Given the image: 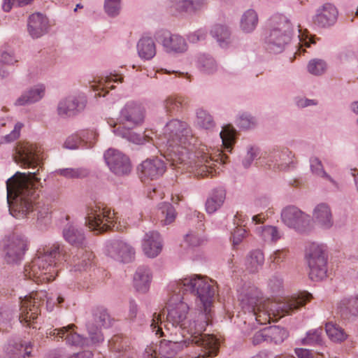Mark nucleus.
Segmentation results:
<instances>
[{
    "label": "nucleus",
    "instance_id": "9",
    "mask_svg": "<svg viewBox=\"0 0 358 358\" xmlns=\"http://www.w3.org/2000/svg\"><path fill=\"white\" fill-rule=\"evenodd\" d=\"M85 224L92 230L101 233L108 229H118L115 213L107 207L90 206L86 210Z\"/></svg>",
    "mask_w": 358,
    "mask_h": 358
},
{
    "label": "nucleus",
    "instance_id": "48",
    "mask_svg": "<svg viewBox=\"0 0 358 358\" xmlns=\"http://www.w3.org/2000/svg\"><path fill=\"white\" fill-rule=\"evenodd\" d=\"M228 158H216L215 160H214V158H209V160H206V164L201 165L199 168V173L201 174L206 175V172L209 173H213V169L216 172L217 169H220V166L225 164V159H227Z\"/></svg>",
    "mask_w": 358,
    "mask_h": 358
},
{
    "label": "nucleus",
    "instance_id": "50",
    "mask_svg": "<svg viewBox=\"0 0 358 358\" xmlns=\"http://www.w3.org/2000/svg\"><path fill=\"white\" fill-rule=\"evenodd\" d=\"M56 172L67 178H79L86 177L89 172L87 169L83 168L78 169H60L56 171Z\"/></svg>",
    "mask_w": 358,
    "mask_h": 358
},
{
    "label": "nucleus",
    "instance_id": "54",
    "mask_svg": "<svg viewBox=\"0 0 358 358\" xmlns=\"http://www.w3.org/2000/svg\"><path fill=\"white\" fill-rule=\"evenodd\" d=\"M121 9V0H105L104 10L112 17L119 15Z\"/></svg>",
    "mask_w": 358,
    "mask_h": 358
},
{
    "label": "nucleus",
    "instance_id": "18",
    "mask_svg": "<svg viewBox=\"0 0 358 358\" xmlns=\"http://www.w3.org/2000/svg\"><path fill=\"white\" fill-rule=\"evenodd\" d=\"M106 253L112 259L122 263H129L135 257L134 248L124 241L116 239L106 245Z\"/></svg>",
    "mask_w": 358,
    "mask_h": 358
},
{
    "label": "nucleus",
    "instance_id": "44",
    "mask_svg": "<svg viewBox=\"0 0 358 358\" xmlns=\"http://www.w3.org/2000/svg\"><path fill=\"white\" fill-rule=\"evenodd\" d=\"M267 343H280L287 337V332L279 326H270L266 328Z\"/></svg>",
    "mask_w": 358,
    "mask_h": 358
},
{
    "label": "nucleus",
    "instance_id": "63",
    "mask_svg": "<svg viewBox=\"0 0 358 358\" xmlns=\"http://www.w3.org/2000/svg\"><path fill=\"white\" fill-rule=\"evenodd\" d=\"M1 62L5 64L13 65L18 60L15 58L12 50H6L1 51Z\"/></svg>",
    "mask_w": 358,
    "mask_h": 358
},
{
    "label": "nucleus",
    "instance_id": "34",
    "mask_svg": "<svg viewBox=\"0 0 358 358\" xmlns=\"http://www.w3.org/2000/svg\"><path fill=\"white\" fill-rule=\"evenodd\" d=\"M226 192L222 188L214 189L206 202V210L209 214L214 213L224 203Z\"/></svg>",
    "mask_w": 358,
    "mask_h": 358
},
{
    "label": "nucleus",
    "instance_id": "23",
    "mask_svg": "<svg viewBox=\"0 0 358 358\" xmlns=\"http://www.w3.org/2000/svg\"><path fill=\"white\" fill-rule=\"evenodd\" d=\"M31 343L18 339L8 341L5 352L6 358H26L31 356Z\"/></svg>",
    "mask_w": 358,
    "mask_h": 358
},
{
    "label": "nucleus",
    "instance_id": "47",
    "mask_svg": "<svg viewBox=\"0 0 358 358\" xmlns=\"http://www.w3.org/2000/svg\"><path fill=\"white\" fill-rule=\"evenodd\" d=\"M325 330L329 338L333 341H343L346 338L344 331L338 325L328 322L326 324Z\"/></svg>",
    "mask_w": 358,
    "mask_h": 358
},
{
    "label": "nucleus",
    "instance_id": "51",
    "mask_svg": "<svg viewBox=\"0 0 358 358\" xmlns=\"http://www.w3.org/2000/svg\"><path fill=\"white\" fill-rule=\"evenodd\" d=\"M169 8L173 15L189 13V0H171L169 2Z\"/></svg>",
    "mask_w": 358,
    "mask_h": 358
},
{
    "label": "nucleus",
    "instance_id": "25",
    "mask_svg": "<svg viewBox=\"0 0 358 358\" xmlns=\"http://www.w3.org/2000/svg\"><path fill=\"white\" fill-rule=\"evenodd\" d=\"M337 313L344 320L358 316V295L343 298L337 304Z\"/></svg>",
    "mask_w": 358,
    "mask_h": 358
},
{
    "label": "nucleus",
    "instance_id": "11",
    "mask_svg": "<svg viewBox=\"0 0 358 358\" xmlns=\"http://www.w3.org/2000/svg\"><path fill=\"white\" fill-rule=\"evenodd\" d=\"M2 248L5 261L8 264H18L27 250V240L21 234H13L4 238Z\"/></svg>",
    "mask_w": 358,
    "mask_h": 358
},
{
    "label": "nucleus",
    "instance_id": "10",
    "mask_svg": "<svg viewBox=\"0 0 358 358\" xmlns=\"http://www.w3.org/2000/svg\"><path fill=\"white\" fill-rule=\"evenodd\" d=\"M306 259L310 269L309 277L318 281L327 277V253L326 246L311 243L306 250Z\"/></svg>",
    "mask_w": 358,
    "mask_h": 358
},
{
    "label": "nucleus",
    "instance_id": "3",
    "mask_svg": "<svg viewBox=\"0 0 358 358\" xmlns=\"http://www.w3.org/2000/svg\"><path fill=\"white\" fill-rule=\"evenodd\" d=\"M9 211L17 219L48 220L49 205L36 202L39 190L36 184L26 173L17 172L6 181Z\"/></svg>",
    "mask_w": 358,
    "mask_h": 358
},
{
    "label": "nucleus",
    "instance_id": "55",
    "mask_svg": "<svg viewBox=\"0 0 358 358\" xmlns=\"http://www.w3.org/2000/svg\"><path fill=\"white\" fill-rule=\"evenodd\" d=\"M266 155L272 157H289L292 151L287 147L281 145H271L266 147Z\"/></svg>",
    "mask_w": 358,
    "mask_h": 358
},
{
    "label": "nucleus",
    "instance_id": "57",
    "mask_svg": "<svg viewBox=\"0 0 358 358\" xmlns=\"http://www.w3.org/2000/svg\"><path fill=\"white\" fill-rule=\"evenodd\" d=\"M246 152L249 157L266 156V147H261L256 144H249L246 146Z\"/></svg>",
    "mask_w": 358,
    "mask_h": 358
},
{
    "label": "nucleus",
    "instance_id": "4",
    "mask_svg": "<svg viewBox=\"0 0 358 358\" xmlns=\"http://www.w3.org/2000/svg\"><path fill=\"white\" fill-rule=\"evenodd\" d=\"M311 298L310 293L304 292L297 296L273 302L264 299L262 292L252 287L241 294L239 300L245 312L250 313L259 324H266L270 322L271 315L281 317L292 314L303 306Z\"/></svg>",
    "mask_w": 358,
    "mask_h": 358
},
{
    "label": "nucleus",
    "instance_id": "59",
    "mask_svg": "<svg viewBox=\"0 0 358 358\" xmlns=\"http://www.w3.org/2000/svg\"><path fill=\"white\" fill-rule=\"evenodd\" d=\"M33 0H3L2 8L4 11L8 12L12 6L22 7L29 4Z\"/></svg>",
    "mask_w": 358,
    "mask_h": 358
},
{
    "label": "nucleus",
    "instance_id": "17",
    "mask_svg": "<svg viewBox=\"0 0 358 358\" xmlns=\"http://www.w3.org/2000/svg\"><path fill=\"white\" fill-rule=\"evenodd\" d=\"M86 103L87 99L83 94L69 96L59 101L57 115L64 119L76 116L85 109Z\"/></svg>",
    "mask_w": 358,
    "mask_h": 358
},
{
    "label": "nucleus",
    "instance_id": "36",
    "mask_svg": "<svg viewBox=\"0 0 358 358\" xmlns=\"http://www.w3.org/2000/svg\"><path fill=\"white\" fill-rule=\"evenodd\" d=\"M210 34L222 48H226L231 43V31L226 25L215 24L212 27Z\"/></svg>",
    "mask_w": 358,
    "mask_h": 358
},
{
    "label": "nucleus",
    "instance_id": "62",
    "mask_svg": "<svg viewBox=\"0 0 358 358\" xmlns=\"http://www.w3.org/2000/svg\"><path fill=\"white\" fill-rule=\"evenodd\" d=\"M207 30L204 28L199 29L192 33H190L187 36L188 41L190 43H197L199 41H201L205 40L206 36H207Z\"/></svg>",
    "mask_w": 358,
    "mask_h": 358
},
{
    "label": "nucleus",
    "instance_id": "28",
    "mask_svg": "<svg viewBox=\"0 0 358 358\" xmlns=\"http://www.w3.org/2000/svg\"><path fill=\"white\" fill-rule=\"evenodd\" d=\"M62 234L67 243L76 247H82L85 243L84 231L73 223H68L64 227Z\"/></svg>",
    "mask_w": 358,
    "mask_h": 358
},
{
    "label": "nucleus",
    "instance_id": "7",
    "mask_svg": "<svg viewBox=\"0 0 358 358\" xmlns=\"http://www.w3.org/2000/svg\"><path fill=\"white\" fill-rule=\"evenodd\" d=\"M145 117V110L141 103L132 101L127 102L120 111L117 118L118 127L114 128V134L137 145L150 141L152 138L133 131L134 128L143 123Z\"/></svg>",
    "mask_w": 358,
    "mask_h": 358
},
{
    "label": "nucleus",
    "instance_id": "52",
    "mask_svg": "<svg viewBox=\"0 0 358 358\" xmlns=\"http://www.w3.org/2000/svg\"><path fill=\"white\" fill-rule=\"evenodd\" d=\"M24 127V124L20 122H17L13 129L5 136H3L0 138V145L5 143H10L17 140L20 136L21 129Z\"/></svg>",
    "mask_w": 358,
    "mask_h": 358
},
{
    "label": "nucleus",
    "instance_id": "64",
    "mask_svg": "<svg viewBox=\"0 0 358 358\" xmlns=\"http://www.w3.org/2000/svg\"><path fill=\"white\" fill-rule=\"evenodd\" d=\"M295 352L298 358H324L322 354L315 353L313 355L310 350L306 349H296Z\"/></svg>",
    "mask_w": 358,
    "mask_h": 358
},
{
    "label": "nucleus",
    "instance_id": "61",
    "mask_svg": "<svg viewBox=\"0 0 358 358\" xmlns=\"http://www.w3.org/2000/svg\"><path fill=\"white\" fill-rule=\"evenodd\" d=\"M282 278L278 274L275 273L268 280V286L273 292H278L282 286Z\"/></svg>",
    "mask_w": 358,
    "mask_h": 358
},
{
    "label": "nucleus",
    "instance_id": "58",
    "mask_svg": "<svg viewBox=\"0 0 358 358\" xmlns=\"http://www.w3.org/2000/svg\"><path fill=\"white\" fill-rule=\"evenodd\" d=\"M185 241L190 246L200 245L203 241V238L197 232L191 231L185 237Z\"/></svg>",
    "mask_w": 358,
    "mask_h": 358
},
{
    "label": "nucleus",
    "instance_id": "60",
    "mask_svg": "<svg viewBox=\"0 0 358 358\" xmlns=\"http://www.w3.org/2000/svg\"><path fill=\"white\" fill-rule=\"evenodd\" d=\"M310 169L315 175L322 177L326 176V172L324 170L323 165L319 158H311L310 159Z\"/></svg>",
    "mask_w": 358,
    "mask_h": 358
},
{
    "label": "nucleus",
    "instance_id": "2",
    "mask_svg": "<svg viewBox=\"0 0 358 358\" xmlns=\"http://www.w3.org/2000/svg\"><path fill=\"white\" fill-rule=\"evenodd\" d=\"M238 132L231 124L222 127L220 133L222 139V148L214 150L199 143L193 135L189 124L178 119H173L166 124L163 134L158 138L162 157H182L185 155L194 157H228L231 153L236 142Z\"/></svg>",
    "mask_w": 358,
    "mask_h": 358
},
{
    "label": "nucleus",
    "instance_id": "15",
    "mask_svg": "<svg viewBox=\"0 0 358 358\" xmlns=\"http://www.w3.org/2000/svg\"><path fill=\"white\" fill-rule=\"evenodd\" d=\"M155 37L168 54L179 55L187 50L188 46L185 39L179 34H172L168 30H159L156 32Z\"/></svg>",
    "mask_w": 358,
    "mask_h": 358
},
{
    "label": "nucleus",
    "instance_id": "33",
    "mask_svg": "<svg viewBox=\"0 0 358 358\" xmlns=\"http://www.w3.org/2000/svg\"><path fill=\"white\" fill-rule=\"evenodd\" d=\"M187 103V99L182 96H170L164 100V108L166 115L174 116L181 113Z\"/></svg>",
    "mask_w": 358,
    "mask_h": 358
},
{
    "label": "nucleus",
    "instance_id": "42",
    "mask_svg": "<svg viewBox=\"0 0 358 358\" xmlns=\"http://www.w3.org/2000/svg\"><path fill=\"white\" fill-rule=\"evenodd\" d=\"M235 218L236 220L235 224L238 227L231 233L232 243L234 247L238 245L242 242L247 234L246 229L241 227L242 224L245 222V216L242 213H237Z\"/></svg>",
    "mask_w": 358,
    "mask_h": 358
},
{
    "label": "nucleus",
    "instance_id": "39",
    "mask_svg": "<svg viewBox=\"0 0 358 358\" xmlns=\"http://www.w3.org/2000/svg\"><path fill=\"white\" fill-rule=\"evenodd\" d=\"M195 114L196 118L194 124L197 127L208 130L213 129L215 126L213 117L208 110L203 108H199L196 110Z\"/></svg>",
    "mask_w": 358,
    "mask_h": 358
},
{
    "label": "nucleus",
    "instance_id": "38",
    "mask_svg": "<svg viewBox=\"0 0 358 358\" xmlns=\"http://www.w3.org/2000/svg\"><path fill=\"white\" fill-rule=\"evenodd\" d=\"M258 15L253 9L245 10L240 20V29L244 33L249 34L254 31L258 24Z\"/></svg>",
    "mask_w": 358,
    "mask_h": 358
},
{
    "label": "nucleus",
    "instance_id": "31",
    "mask_svg": "<svg viewBox=\"0 0 358 358\" xmlns=\"http://www.w3.org/2000/svg\"><path fill=\"white\" fill-rule=\"evenodd\" d=\"M110 170L117 176L129 174L132 169L129 158H104Z\"/></svg>",
    "mask_w": 358,
    "mask_h": 358
},
{
    "label": "nucleus",
    "instance_id": "1",
    "mask_svg": "<svg viewBox=\"0 0 358 358\" xmlns=\"http://www.w3.org/2000/svg\"><path fill=\"white\" fill-rule=\"evenodd\" d=\"M213 282L200 275H194L171 282L169 289L173 293L167 303L166 322L162 314L152 315L150 327L157 336H171L179 331L182 338H203L206 327L212 320V307L215 294Z\"/></svg>",
    "mask_w": 358,
    "mask_h": 358
},
{
    "label": "nucleus",
    "instance_id": "29",
    "mask_svg": "<svg viewBox=\"0 0 358 358\" xmlns=\"http://www.w3.org/2000/svg\"><path fill=\"white\" fill-rule=\"evenodd\" d=\"M151 279L150 268L146 266H140L134 275V286L137 291L145 292L150 287Z\"/></svg>",
    "mask_w": 358,
    "mask_h": 358
},
{
    "label": "nucleus",
    "instance_id": "20",
    "mask_svg": "<svg viewBox=\"0 0 358 358\" xmlns=\"http://www.w3.org/2000/svg\"><path fill=\"white\" fill-rule=\"evenodd\" d=\"M338 11L331 3H326L320 6L313 17L314 25L320 28H329L337 21Z\"/></svg>",
    "mask_w": 358,
    "mask_h": 358
},
{
    "label": "nucleus",
    "instance_id": "6",
    "mask_svg": "<svg viewBox=\"0 0 358 358\" xmlns=\"http://www.w3.org/2000/svg\"><path fill=\"white\" fill-rule=\"evenodd\" d=\"M62 252V248L58 243L39 248L36 257L25 266L24 276L36 283L54 280L58 272L55 268L56 260Z\"/></svg>",
    "mask_w": 358,
    "mask_h": 358
},
{
    "label": "nucleus",
    "instance_id": "21",
    "mask_svg": "<svg viewBox=\"0 0 358 358\" xmlns=\"http://www.w3.org/2000/svg\"><path fill=\"white\" fill-rule=\"evenodd\" d=\"M96 134L92 130H81L68 136L64 148L69 150L88 149L92 147Z\"/></svg>",
    "mask_w": 358,
    "mask_h": 358
},
{
    "label": "nucleus",
    "instance_id": "49",
    "mask_svg": "<svg viewBox=\"0 0 358 358\" xmlns=\"http://www.w3.org/2000/svg\"><path fill=\"white\" fill-rule=\"evenodd\" d=\"M327 63L321 59H313L307 65L308 71L314 76H321L327 70Z\"/></svg>",
    "mask_w": 358,
    "mask_h": 358
},
{
    "label": "nucleus",
    "instance_id": "27",
    "mask_svg": "<svg viewBox=\"0 0 358 358\" xmlns=\"http://www.w3.org/2000/svg\"><path fill=\"white\" fill-rule=\"evenodd\" d=\"M44 94L45 87L43 85H37L24 91L15 100L14 104L17 106L31 105L39 101Z\"/></svg>",
    "mask_w": 358,
    "mask_h": 358
},
{
    "label": "nucleus",
    "instance_id": "43",
    "mask_svg": "<svg viewBox=\"0 0 358 358\" xmlns=\"http://www.w3.org/2000/svg\"><path fill=\"white\" fill-rule=\"evenodd\" d=\"M158 210L163 225L172 223L176 217V210L170 203L164 202L159 205Z\"/></svg>",
    "mask_w": 358,
    "mask_h": 358
},
{
    "label": "nucleus",
    "instance_id": "14",
    "mask_svg": "<svg viewBox=\"0 0 358 358\" xmlns=\"http://www.w3.org/2000/svg\"><path fill=\"white\" fill-rule=\"evenodd\" d=\"M110 323V317L107 310L103 307H98L93 310L92 318L90 319L86 327L92 344L99 343L103 341L101 329L107 327Z\"/></svg>",
    "mask_w": 358,
    "mask_h": 358
},
{
    "label": "nucleus",
    "instance_id": "30",
    "mask_svg": "<svg viewBox=\"0 0 358 358\" xmlns=\"http://www.w3.org/2000/svg\"><path fill=\"white\" fill-rule=\"evenodd\" d=\"M15 150L17 157H40L44 152V149L40 144L28 141L18 142Z\"/></svg>",
    "mask_w": 358,
    "mask_h": 358
},
{
    "label": "nucleus",
    "instance_id": "41",
    "mask_svg": "<svg viewBox=\"0 0 358 358\" xmlns=\"http://www.w3.org/2000/svg\"><path fill=\"white\" fill-rule=\"evenodd\" d=\"M196 62L199 70L204 73L212 74L217 71V64L215 59L209 55H199Z\"/></svg>",
    "mask_w": 358,
    "mask_h": 358
},
{
    "label": "nucleus",
    "instance_id": "26",
    "mask_svg": "<svg viewBox=\"0 0 358 358\" xmlns=\"http://www.w3.org/2000/svg\"><path fill=\"white\" fill-rule=\"evenodd\" d=\"M143 250L146 256L154 258L162 251V244L159 234L150 231L145 234L142 244Z\"/></svg>",
    "mask_w": 358,
    "mask_h": 358
},
{
    "label": "nucleus",
    "instance_id": "16",
    "mask_svg": "<svg viewBox=\"0 0 358 358\" xmlns=\"http://www.w3.org/2000/svg\"><path fill=\"white\" fill-rule=\"evenodd\" d=\"M166 164L161 158H147L137 167L138 176L143 183L157 180L166 171Z\"/></svg>",
    "mask_w": 358,
    "mask_h": 358
},
{
    "label": "nucleus",
    "instance_id": "56",
    "mask_svg": "<svg viewBox=\"0 0 358 358\" xmlns=\"http://www.w3.org/2000/svg\"><path fill=\"white\" fill-rule=\"evenodd\" d=\"M92 256L91 253H86L85 256L82 257V259L73 257V266L75 271H82L85 269L87 266L91 264L90 258Z\"/></svg>",
    "mask_w": 358,
    "mask_h": 358
},
{
    "label": "nucleus",
    "instance_id": "13",
    "mask_svg": "<svg viewBox=\"0 0 358 358\" xmlns=\"http://www.w3.org/2000/svg\"><path fill=\"white\" fill-rule=\"evenodd\" d=\"M282 222L289 228L299 232H305L310 229V217L294 206H288L281 212Z\"/></svg>",
    "mask_w": 358,
    "mask_h": 358
},
{
    "label": "nucleus",
    "instance_id": "46",
    "mask_svg": "<svg viewBox=\"0 0 358 358\" xmlns=\"http://www.w3.org/2000/svg\"><path fill=\"white\" fill-rule=\"evenodd\" d=\"M14 162L24 169H30L31 171H28L29 175H36L40 166L41 158H13Z\"/></svg>",
    "mask_w": 358,
    "mask_h": 358
},
{
    "label": "nucleus",
    "instance_id": "24",
    "mask_svg": "<svg viewBox=\"0 0 358 358\" xmlns=\"http://www.w3.org/2000/svg\"><path fill=\"white\" fill-rule=\"evenodd\" d=\"M48 29V20L41 13H37L29 16L27 29L33 38L41 37L47 33Z\"/></svg>",
    "mask_w": 358,
    "mask_h": 358
},
{
    "label": "nucleus",
    "instance_id": "37",
    "mask_svg": "<svg viewBox=\"0 0 358 358\" xmlns=\"http://www.w3.org/2000/svg\"><path fill=\"white\" fill-rule=\"evenodd\" d=\"M137 50L141 58L149 60L156 55V45L151 37H142L138 42Z\"/></svg>",
    "mask_w": 358,
    "mask_h": 358
},
{
    "label": "nucleus",
    "instance_id": "32",
    "mask_svg": "<svg viewBox=\"0 0 358 358\" xmlns=\"http://www.w3.org/2000/svg\"><path fill=\"white\" fill-rule=\"evenodd\" d=\"M123 82V77L117 74L110 73L103 78L99 85H93L95 91V96H105L108 92V89L113 90L115 86L113 83H120Z\"/></svg>",
    "mask_w": 358,
    "mask_h": 358
},
{
    "label": "nucleus",
    "instance_id": "5",
    "mask_svg": "<svg viewBox=\"0 0 358 358\" xmlns=\"http://www.w3.org/2000/svg\"><path fill=\"white\" fill-rule=\"evenodd\" d=\"M171 339L163 341L159 346V354L161 358H174L180 351L187 349L195 352L190 355L192 358H207L217 355L219 350V341L213 336H204L203 338L192 339L187 337L178 339L173 334Z\"/></svg>",
    "mask_w": 358,
    "mask_h": 358
},
{
    "label": "nucleus",
    "instance_id": "19",
    "mask_svg": "<svg viewBox=\"0 0 358 358\" xmlns=\"http://www.w3.org/2000/svg\"><path fill=\"white\" fill-rule=\"evenodd\" d=\"M74 324H70L59 329H54L47 332L48 336L54 337V339L59 341V338H64L66 344L73 346H88L90 341L87 338H83L74 331Z\"/></svg>",
    "mask_w": 358,
    "mask_h": 358
},
{
    "label": "nucleus",
    "instance_id": "22",
    "mask_svg": "<svg viewBox=\"0 0 358 358\" xmlns=\"http://www.w3.org/2000/svg\"><path fill=\"white\" fill-rule=\"evenodd\" d=\"M313 220L322 229H329L334 225L333 214L329 205L320 203L313 210Z\"/></svg>",
    "mask_w": 358,
    "mask_h": 358
},
{
    "label": "nucleus",
    "instance_id": "35",
    "mask_svg": "<svg viewBox=\"0 0 358 358\" xmlns=\"http://www.w3.org/2000/svg\"><path fill=\"white\" fill-rule=\"evenodd\" d=\"M264 264V255L260 250H255L249 252L245 259V268L250 273H258Z\"/></svg>",
    "mask_w": 358,
    "mask_h": 358
},
{
    "label": "nucleus",
    "instance_id": "53",
    "mask_svg": "<svg viewBox=\"0 0 358 358\" xmlns=\"http://www.w3.org/2000/svg\"><path fill=\"white\" fill-rule=\"evenodd\" d=\"M322 329L318 328L312 329L307 332L306 338L302 340L304 345H315L320 344L322 342Z\"/></svg>",
    "mask_w": 358,
    "mask_h": 358
},
{
    "label": "nucleus",
    "instance_id": "40",
    "mask_svg": "<svg viewBox=\"0 0 358 358\" xmlns=\"http://www.w3.org/2000/svg\"><path fill=\"white\" fill-rule=\"evenodd\" d=\"M255 232L266 242H276L280 238L278 228L273 226L267 225L257 227Z\"/></svg>",
    "mask_w": 358,
    "mask_h": 358
},
{
    "label": "nucleus",
    "instance_id": "8",
    "mask_svg": "<svg viewBox=\"0 0 358 358\" xmlns=\"http://www.w3.org/2000/svg\"><path fill=\"white\" fill-rule=\"evenodd\" d=\"M293 27L290 20L281 14L270 19V29L264 38L265 48L271 53H281L292 39Z\"/></svg>",
    "mask_w": 358,
    "mask_h": 358
},
{
    "label": "nucleus",
    "instance_id": "45",
    "mask_svg": "<svg viewBox=\"0 0 358 358\" xmlns=\"http://www.w3.org/2000/svg\"><path fill=\"white\" fill-rule=\"evenodd\" d=\"M238 127L243 129H251L257 127L258 120L256 117L248 112H243L238 114L236 119Z\"/></svg>",
    "mask_w": 358,
    "mask_h": 358
},
{
    "label": "nucleus",
    "instance_id": "12",
    "mask_svg": "<svg viewBox=\"0 0 358 358\" xmlns=\"http://www.w3.org/2000/svg\"><path fill=\"white\" fill-rule=\"evenodd\" d=\"M45 298H46V292L44 291L32 292L23 299L20 298L19 320L21 323L29 326L31 322L37 318L41 313L40 307Z\"/></svg>",
    "mask_w": 358,
    "mask_h": 358
}]
</instances>
